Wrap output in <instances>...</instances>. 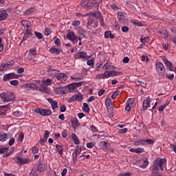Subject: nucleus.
I'll list each match as a JSON object with an SVG mask.
<instances>
[{"label": "nucleus", "mask_w": 176, "mask_h": 176, "mask_svg": "<svg viewBox=\"0 0 176 176\" xmlns=\"http://www.w3.org/2000/svg\"><path fill=\"white\" fill-rule=\"evenodd\" d=\"M100 12H91L89 14L90 17H94V19L96 20V19H98L100 17Z\"/></svg>", "instance_id": "c85d7f7f"}, {"label": "nucleus", "mask_w": 176, "mask_h": 176, "mask_svg": "<svg viewBox=\"0 0 176 176\" xmlns=\"http://www.w3.org/2000/svg\"><path fill=\"white\" fill-rule=\"evenodd\" d=\"M134 102H135V100L134 98H129L126 101V104H128V105H133V104H134Z\"/></svg>", "instance_id": "a18cd8bd"}, {"label": "nucleus", "mask_w": 176, "mask_h": 176, "mask_svg": "<svg viewBox=\"0 0 176 176\" xmlns=\"http://www.w3.org/2000/svg\"><path fill=\"white\" fill-rule=\"evenodd\" d=\"M95 20L96 19H94V17L89 16L88 21H87V28H88V27H90V25H93V24H94V23H96Z\"/></svg>", "instance_id": "a878e982"}, {"label": "nucleus", "mask_w": 176, "mask_h": 176, "mask_svg": "<svg viewBox=\"0 0 176 176\" xmlns=\"http://www.w3.org/2000/svg\"><path fill=\"white\" fill-rule=\"evenodd\" d=\"M54 43L56 45V46H60L61 45V41H60V38L57 37L54 38Z\"/></svg>", "instance_id": "37998d69"}, {"label": "nucleus", "mask_w": 176, "mask_h": 176, "mask_svg": "<svg viewBox=\"0 0 176 176\" xmlns=\"http://www.w3.org/2000/svg\"><path fill=\"white\" fill-rule=\"evenodd\" d=\"M25 34L32 35V33L31 32V27L27 26V28H25Z\"/></svg>", "instance_id": "ea45409f"}, {"label": "nucleus", "mask_w": 176, "mask_h": 176, "mask_svg": "<svg viewBox=\"0 0 176 176\" xmlns=\"http://www.w3.org/2000/svg\"><path fill=\"white\" fill-rule=\"evenodd\" d=\"M92 5L93 7L95 6V8H98L100 6V3L97 1V0H92Z\"/></svg>", "instance_id": "3c124183"}, {"label": "nucleus", "mask_w": 176, "mask_h": 176, "mask_svg": "<svg viewBox=\"0 0 176 176\" xmlns=\"http://www.w3.org/2000/svg\"><path fill=\"white\" fill-rule=\"evenodd\" d=\"M154 162H155V164H157L158 167L160 168V170L161 171H163V170H164V167L163 166V165L167 163V160L166 158H157Z\"/></svg>", "instance_id": "423d86ee"}, {"label": "nucleus", "mask_w": 176, "mask_h": 176, "mask_svg": "<svg viewBox=\"0 0 176 176\" xmlns=\"http://www.w3.org/2000/svg\"><path fill=\"white\" fill-rule=\"evenodd\" d=\"M150 105H151V100H149V98L146 99L143 102V109L144 111H146L148 109V108H149Z\"/></svg>", "instance_id": "aec40b11"}, {"label": "nucleus", "mask_w": 176, "mask_h": 176, "mask_svg": "<svg viewBox=\"0 0 176 176\" xmlns=\"http://www.w3.org/2000/svg\"><path fill=\"white\" fill-rule=\"evenodd\" d=\"M120 94V91H116L113 95L111 96V98L115 100V98H118V96Z\"/></svg>", "instance_id": "79ce46f5"}, {"label": "nucleus", "mask_w": 176, "mask_h": 176, "mask_svg": "<svg viewBox=\"0 0 176 176\" xmlns=\"http://www.w3.org/2000/svg\"><path fill=\"white\" fill-rule=\"evenodd\" d=\"M76 58H86L87 57V54L84 52H78L76 54Z\"/></svg>", "instance_id": "f3484780"}, {"label": "nucleus", "mask_w": 176, "mask_h": 176, "mask_svg": "<svg viewBox=\"0 0 176 176\" xmlns=\"http://www.w3.org/2000/svg\"><path fill=\"white\" fill-rule=\"evenodd\" d=\"M67 89L70 91H74L75 90V89H76V85L75 84H70L67 86Z\"/></svg>", "instance_id": "e433bc0d"}, {"label": "nucleus", "mask_w": 176, "mask_h": 176, "mask_svg": "<svg viewBox=\"0 0 176 176\" xmlns=\"http://www.w3.org/2000/svg\"><path fill=\"white\" fill-rule=\"evenodd\" d=\"M166 78L170 80H173V79H174V74H166Z\"/></svg>", "instance_id": "0e129e2a"}, {"label": "nucleus", "mask_w": 176, "mask_h": 176, "mask_svg": "<svg viewBox=\"0 0 176 176\" xmlns=\"http://www.w3.org/2000/svg\"><path fill=\"white\" fill-rule=\"evenodd\" d=\"M104 38L106 39H108L110 38V39H113L115 38V36L111 32V31H107L104 32Z\"/></svg>", "instance_id": "4be33fe9"}, {"label": "nucleus", "mask_w": 176, "mask_h": 176, "mask_svg": "<svg viewBox=\"0 0 176 176\" xmlns=\"http://www.w3.org/2000/svg\"><path fill=\"white\" fill-rule=\"evenodd\" d=\"M0 98L3 102H10L16 101V95L13 91L3 92L0 94Z\"/></svg>", "instance_id": "f257e3e1"}, {"label": "nucleus", "mask_w": 176, "mask_h": 176, "mask_svg": "<svg viewBox=\"0 0 176 176\" xmlns=\"http://www.w3.org/2000/svg\"><path fill=\"white\" fill-rule=\"evenodd\" d=\"M144 152H145V150L142 148H136V153H144Z\"/></svg>", "instance_id": "bf43d9fd"}, {"label": "nucleus", "mask_w": 176, "mask_h": 176, "mask_svg": "<svg viewBox=\"0 0 176 176\" xmlns=\"http://www.w3.org/2000/svg\"><path fill=\"white\" fill-rule=\"evenodd\" d=\"M55 76L58 80L61 82V83H64L68 79L67 75L64 73H56Z\"/></svg>", "instance_id": "1a4fd4ad"}, {"label": "nucleus", "mask_w": 176, "mask_h": 176, "mask_svg": "<svg viewBox=\"0 0 176 176\" xmlns=\"http://www.w3.org/2000/svg\"><path fill=\"white\" fill-rule=\"evenodd\" d=\"M34 12H35V8H30L26 10V11L25 12V15L31 14V13H34Z\"/></svg>", "instance_id": "f704fd0d"}, {"label": "nucleus", "mask_w": 176, "mask_h": 176, "mask_svg": "<svg viewBox=\"0 0 176 176\" xmlns=\"http://www.w3.org/2000/svg\"><path fill=\"white\" fill-rule=\"evenodd\" d=\"M16 163L19 166H23L24 164H28V163H31V160L30 158H22L20 156H16Z\"/></svg>", "instance_id": "7ed1b4c3"}, {"label": "nucleus", "mask_w": 176, "mask_h": 176, "mask_svg": "<svg viewBox=\"0 0 176 176\" xmlns=\"http://www.w3.org/2000/svg\"><path fill=\"white\" fill-rule=\"evenodd\" d=\"M46 141H47V140L43 138V139H40L39 142L41 145H45V142H46Z\"/></svg>", "instance_id": "69168bd1"}, {"label": "nucleus", "mask_w": 176, "mask_h": 176, "mask_svg": "<svg viewBox=\"0 0 176 176\" xmlns=\"http://www.w3.org/2000/svg\"><path fill=\"white\" fill-rule=\"evenodd\" d=\"M134 145H135V146H138V145H145V140H138L134 142Z\"/></svg>", "instance_id": "2f4dec72"}, {"label": "nucleus", "mask_w": 176, "mask_h": 176, "mask_svg": "<svg viewBox=\"0 0 176 176\" xmlns=\"http://www.w3.org/2000/svg\"><path fill=\"white\" fill-rule=\"evenodd\" d=\"M73 129H76V127H78L79 126V121H78V119H74L73 122V125H72Z\"/></svg>", "instance_id": "4c0bfd02"}, {"label": "nucleus", "mask_w": 176, "mask_h": 176, "mask_svg": "<svg viewBox=\"0 0 176 176\" xmlns=\"http://www.w3.org/2000/svg\"><path fill=\"white\" fill-rule=\"evenodd\" d=\"M40 90H41V91H43V93H45V94H50V89H49V87H43Z\"/></svg>", "instance_id": "c9c22d12"}, {"label": "nucleus", "mask_w": 176, "mask_h": 176, "mask_svg": "<svg viewBox=\"0 0 176 176\" xmlns=\"http://www.w3.org/2000/svg\"><path fill=\"white\" fill-rule=\"evenodd\" d=\"M56 151L58 152L59 155H63V147L61 146L56 144Z\"/></svg>", "instance_id": "58836bf2"}, {"label": "nucleus", "mask_w": 176, "mask_h": 176, "mask_svg": "<svg viewBox=\"0 0 176 176\" xmlns=\"http://www.w3.org/2000/svg\"><path fill=\"white\" fill-rule=\"evenodd\" d=\"M74 98L76 101H81V100H83V95L80 93L74 95Z\"/></svg>", "instance_id": "7c9ffc66"}, {"label": "nucleus", "mask_w": 176, "mask_h": 176, "mask_svg": "<svg viewBox=\"0 0 176 176\" xmlns=\"http://www.w3.org/2000/svg\"><path fill=\"white\" fill-rule=\"evenodd\" d=\"M21 23L25 28H27V27H30V25H28V21L27 20L21 21Z\"/></svg>", "instance_id": "c03bdc74"}, {"label": "nucleus", "mask_w": 176, "mask_h": 176, "mask_svg": "<svg viewBox=\"0 0 176 176\" xmlns=\"http://www.w3.org/2000/svg\"><path fill=\"white\" fill-rule=\"evenodd\" d=\"M56 94H65V88L63 87H56L54 89Z\"/></svg>", "instance_id": "dca6fc26"}, {"label": "nucleus", "mask_w": 176, "mask_h": 176, "mask_svg": "<svg viewBox=\"0 0 176 176\" xmlns=\"http://www.w3.org/2000/svg\"><path fill=\"white\" fill-rule=\"evenodd\" d=\"M103 76H104V79H108V78H110V76H109V71H106L103 74Z\"/></svg>", "instance_id": "052dcab7"}, {"label": "nucleus", "mask_w": 176, "mask_h": 176, "mask_svg": "<svg viewBox=\"0 0 176 176\" xmlns=\"http://www.w3.org/2000/svg\"><path fill=\"white\" fill-rule=\"evenodd\" d=\"M118 176H131V173H121Z\"/></svg>", "instance_id": "774afa93"}, {"label": "nucleus", "mask_w": 176, "mask_h": 176, "mask_svg": "<svg viewBox=\"0 0 176 176\" xmlns=\"http://www.w3.org/2000/svg\"><path fill=\"white\" fill-rule=\"evenodd\" d=\"M72 25H74V27H78V25H80V21H74L72 23Z\"/></svg>", "instance_id": "6e6d98bb"}, {"label": "nucleus", "mask_w": 176, "mask_h": 176, "mask_svg": "<svg viewBox=\"0 0 176 176\" xmlns=\"http://www.w3.org/2000/svg\"><path fill=\"white\" fill-rule=\"evenodd\" d=\"M166 67L168 68L172 72H175L176 68L173 65V63L169 61L167 58H162Z\"/></svg>", "instance_id": "6e6552de"}, {"label": "nucleus", "mask_w": 176, "mask_h": 176, "mask_svg": "<svg viewBox=\"0 0 176 176\" xmlns=\"http://www.w3.org/2000/svg\"><path fill=\"white\" fill-rule=\"evenodd\" d=\"M127 131V128H124L122 129H119L118 134H124Z\"/></svg>", "instance_id": "4d7b16f0"}, {"label": "nucleus", "mask_w": 176, "mask_h": 176, "mask_svg": "<svg viewBox=\"0 0 176 176\" xmlns=\"http://www.w3.org/2000/svg\"><path fill=\"white\" fill-rule=\"evenodd\" d=\"M6 152H9V148L0 146L1 155H3V153H6Z\"/></svg>", "instance_id": "473e14b6"}, {"label": "nucleus", "mask_w": 176, "mask_h": 176, "mask_svg": "<svg viewBox=\"0 0 176 176\" xmlns=\"http://www.w3.org/2000/svg\"><path fill=\"white\" fill-rule=\"evenodd\" d=\"M72 138L73 140H74V144L76 145H79L80 144V142L79 141V139H78V136L75 133L72 134Z\"/></svg>", "instance_id": "bb28decb"}, {"label": "nucleus", "mask_w": 176, "mask_h": 176, "mask_svg": "<svg viewBox=\"0 0 176 176\" xmlns=\"http://www.w3.org/2000/svg\"><path fill=\"white\" fill-rule=\"evenodd\" d=\"M151 174H156L159 171H160V168H159L157 164H155V162H153V166L151 167Z\"/></svg>", "instance_id": "4468645a"}, {"label": "nucleus", "mask_w": 176, "mask_h": 176, "mask_svg": "<svg viewBox=\"0 0 176 176\" xmlns=\"http://www.w3.org/2000/svg\"><path fill=\"white\" fill-rule=\"evenodd\" d=\"M155 67H156V71L158 72L159 75L161 76V78H163V76H164V74H163V72H164V71H166L164 65H163V63H162L160 62H157L155 64Z\"/></svg>", "instance_id": "f03ea898"}, {"label": "nucleus", "mask_w": 176, "mask_h": 176, "mask_svg": "<svg viewBox=\"0 0 176 176\" xmlns=\"http://www.w3.org/2000/svg\"><path fill=\"white\" fill-rule=\"evenodd\" d=\"M45 85H47L48 86H50L52 85V79L50 78H47L46 80L43 81Z\"/></svg>", "instance_id": "09e8293b"}, {"label": "nucleus", "mask_w": 176, "mask_h": 176, "mask_svg": "<svg viewBox=\"0 0 176 176\" xmlns=\"http://www.w3.org/2000/svg\"><path fill=\"white\" fill-rule=\"evenodd\" d=\"M100 145L105 146V148H109V146H111V144L105 141L101 142Z\"/></svg>", "instance_id": "de8ad7c7"}, {"label": "nucleus", "mask_w": 176, "mask_h": 176, "mask_svg": "<svg viewBox=\"0 0 176 176\" xmlns=\"http://www.w3.org/2000/svg\"><path fill=\"white\" fill-rule=\"evenodd\" d=\"M110 6L113 10H119V7L116 3H113Z\"/></svg>", "instance_id": "603ef678"}, {"label": "nucleus", "mask_w": 176, "mask_h": 176, "mask_svg": "<svg viewBox=\"0 0 176 176\" xmlns=\"http://www.w3.org/2000/svg\"><path fill=\"white\" fill-rule=\"evenodd\" d=\"M82 110L87 113H89V112H90V107H89V104L87 103H83Z\"/></svg>", "instance_id": "cd10ccee"}, {"label": "nucleus", "mask_w": 176, "mask_h": 176, "mask_svg": "<svg viewBox=\"0 0 176 176\" xmlns=\"http://www.w3.org/2000/svg\"><path fill=\"white\" fill-rule=\"evenodd\" d=\"M159 36L162 39H166L168 38V31L166 28H163L158 31Z\"/></svg>", "instance_id": "9d476101"}, {"label": "nucleus", "mask_w": 176, "mask_h": 176, "mask_svg": "<svg viewBox=\"0 0 176 176\" xmlns=\"http://www.w3.org/2000/svg\"><path fill=\"white\" fill-rule=\"evenodd\" d=\"M13 115L16 116V118H20V116H21V112L16 110V111L13 112Z\"/></svg>", "instance_id": "5fc2aeb1"}, {"label": "nucleus", "mask_w": 176, "mask_h": 176, "mask_svg": "<svg viewBox=\"0 0 176 176\" xmlns=\"http://www.w3.org/2000/svg\"><path fill=\"white\" fill-rule=\"evenodd\" d=\"M87 64L89 67H94V60L91 59V60H87Z\"/></svg>", "instance_id": "8fccbe9b"}, {"label": "nucleus", "mask_w": 176, "mask_h": 176, "mask_svg": "<svg viewBox=\"0 0 176 176\" xmlns=\"http://www.w3.org/2000/svg\"><path fill=\"white\" fill-rule=\"evenodd\" d=\"M74 101H76L74 95L68 99V102L69 104H71V102H74Z\"/></svg>", "instance_id": "338daca9"}, {"label": "nucleus", "mask_w": 176, "mask_h": 176, "mask_svg": "<svg viewBox=\"0 0 176 176\" xmlns=\"http://www.w3.org/2000/svg\"><path fill=\"white\" fill-rule=\"evenodd\" d=\"M47 100L48 102H50V104H51L52 109H57V108H58V106L57 104H58L57 101L53 100V99H52V98H47Z\"/></svg>", "instance_id": "2eb2a0df"}, {"label": "nucleus", "mask_w": 176, "mask_h": 176, "mask_svg": "<svg viewBox=\"0 0 176 176\" xmlns=\"http://www.w3.org/2000/svg\"><path fill=\"white\" fill-rule=\"evenodd\" d=\"M142 164L140 165V168H146L148 165L149 164V162H148V158H144L142 160Z\"/></svg>", "instance_id": "412c9836"}, {"label": "nucleus", "mask_w": 176, "mask_h": 176, "mask_svg": "<svg viewBox=\"0 0 176 176\" xmlns=\"http://www.w3.org/2000/svg\"><path fill=\"white\" fill-rule=\"evenodd\" d=\"M8 140V133L0 134V141L5 142Z\"/></svg>", "instance_id": "c756f323"}, {"label": "nucleus", "mask_w": 176, "mask_h": 176, "mask_svg": "<svg viewBox=\"0 0 176 176\" xmlns=\"http://www.w3.org/2000/svg\"><path fill=\"white\" fill-rule=\"evenodd\" d=\"M60 112H65V111H67V107L65 104H63L60 106Z\"/></svg>", "instance_id": "e2e57ef3"}, {"label": "nucleus", "mask_w": 176, "mask_h": 176, "mask_svg": "<svg viewBox=\"0 0 176 176\" xmlns=\"http://www.w3.org/2000/svg\"><path fill=\"white\" fill-rule=\"evenodd\" d=\"M118 19L122 24H124V23H126V21L124 20V15H123V12H118Z\"/></svg>", "instance_id": "6ab92c4d"}, {"label": "nucleus", "mask_w": 176, "mask_h": 176, "mask_svg": "<svg viewBox=\"0 0 176 176\" xmlns=\"http://www.w3.org/2000/svg\"><path fill=\"white\" fill-rule=\"evenodd\" d=\"M93 0H82L80 3V6L82 8H84V9H91L93 8Z\"/></svg>", "instance_id": "39448f33"}, {"label": "nucleus", "mask_w": 176, "mask_h": 176, "mask_svg": "<svg viewBox=\"0 0 176 176\" xmlns=\"http://www.w3.org/2000/svg\"><path fill=\"white\" fill-rule=\"evenodd\" d=\"M149 41H151L149 36H146L144 38H140V42L142 43H148Z\"/></svg>", "instance_id": "72a5a7b5"}, {"label": "nucleus", "mask_w": 176, "mask_h": 176, "mask_svg": "<svg viewBox=\"0 0 176 176\" xmlns=\"http://www.w3.org/2000/svg\"><path fill=\"white\" fill-rule=\"evenodd\" d=\"M8 16H9V14L6 12V10H3V12L0 11V21L6 20V19H8Z\"/></svg>", "instance_id": "a211bd4d"}, {"label": "nucleus", "mask_w": 176, "mask_h": 176, "mask_svg": "<svg viewBox=\"0 0 176 176\" xmlns=\"http://www.w3.org/2000/svg\"><path fill=\"white\" fill-rule=\"evenodd\" d=\"M38 151L39 149H38V147H36V146L32 148V152L34 153V155L38 153Z\"/></svg>", "instance_id": "680f3d73"}, {"label": "nucleus", "mask_w": 176, "mask_h": 176, "mask_svg": "<svg viewBox=\"0 0 176 176\" xmlns=\"http://www.w3.org/2000/svg\"><path fill=\"white\" fill-rule=\"evenodd\" d=\"M52 113V110L50 109H41L42 116H49Z\"/></svg>", "instance_id": "5701e85b"}, {"label": "nucleus", "mask_w": 176, "mask_h": 176, "mask_svg": "<svg viewBox=\"0 0 176 176\" xmlns=\"http://www.w3.org/2000/svg\"><path fill=\"white\" fill-rule=\"evenodd\" d=\"M34 34L36 35V38H38V39H42V38H43V35H42V33L39 32H34Z\"/></svg>", "instance_id": "49530a36"}, {"label": "nucleus", "mask_w": 176, "mask_h": 176, "mask_svg": "<svg viewBox=\"0 0 176 176\" xmlns=\"http://www.w3.org/2000/svg\"><path fill=\"white\" fill-rule=\"evenodd\" d=\"M10 85H12V86H17V85H19V80H13L10 81Z\"/></svg>", "instance_id": "864d4df0"}, {"label": "nucleus", "mask_w": 176, "mask_h": 176, "mask_svg": "<svg viewBox=\"0 0 176 176\" xmlns=\"http://www.w3.org/2000/svg\"><path fill=\"white\" fill-rule=\"evenodd\" d=\"M67 38L71 41L72 42H75V41L78 39V37L76 36V35H75V32H69L67 34Z\"/></svg>", "instance_id": "ddd939ff"}, {"label": "nucleus", "mask_w": 176, "mask_h": 176, "mask_svg": "<svg viewBox=\"0 0 176 176\" xmlns=\"http://www.w3.org/2000/svg\"><path fill=\"white\" fill-rule=\"evenodd\" d=\"M144 142H145V145H146V144H148V145H152L155 144V140L152 139L144 140Z\"/></svg>", "instance_id": "a19ab883"}, {"label": "nucleus", "mask_w": 176, "mask_h": 176, "mask_svg": "<svg viewBox=\"0 0 176 176\" xmlns=\"http://www.w3.org/2000/svg\"><path fill=\"white\" fill-rule=\"evenodd\" d=\"M23 89H30L31 90H38V85L35 83H26L22 86Z\"/></svg>", "instance_id": "9b49d317"}, {"label": "nucleus", "mask_w": 176, "mask_h": 176, "mask_svg": "<svg viewBox=\"0 0 176 176\" xmlns=\"http://www.w3.org/2000/svg\"><path fill=\"white\" fill-rule=\"evenodd\" d=\"M17 78V75L14 74V73H9L3 76V80L4 82H8V80H10V79H16Z\"/></svg>", "instance_id": "f8f14e48"}, {"label": "nucleus", "mask_w": 176, "mask_h": 176, "mask_svg": "<svg viewBox=\"0 0 176 176\" xmlns=\"http://www.w3.org/2000/svg\"><path fill=\"white\" fill-rule=\"evenodd\" d=\"M50 53H52V54H56V56L60 54V50H58V48H56L54 47H52L50 50Z\"/></svg>", "instance_id": "393cba45"}, {"label": "nucleus", "mask_w": 176, "mask_h": 176, "mask_svg": "<svg viewBox=\"0 0 176 176\" xmlns=\"http://www.w3.org/2000/svg\"><path fill=\"white\" fill-rule=\"evenodd\" d=\"M14 65V60L8 61L6 63H3L0 65V71L2 72L3 71H6L8 68H10V67H13Z\"/></svg>", "instance_id": "0eeeda50"}, {"label": "nucleus", "mask_w": 176, "mask_h": 176, "mask_svg": "<svg viewBox=\"0 0 176 176\" xmlns=\"http://www.w3.org/2000/svg\"><path fill=\"white\" fill-rule=\"evenodd\" d=\"M37 171L39 173H43V171H46V166L43 164H40L37 167Z\"/></svg>", "instance_id": "b1692460"}, {"label": "nucleus", "mask_w": 176, "mask_h": 176, "mask_svg": "<svg viewBox=\"0 0 176 176\" xmlns=\"http://www.w3.org/2000/svg\"><path fill=\"white\" fill-rule=\"evenodd\" d=\"M23 140H24V133H21L19 136V141H20V142H23Z\"/></svg>", "instance_id": "13d9d810"}, {"label": "nucleus", "mask_w": 176, "mask_h": 176, "mask_svg": "<svg viewBox=\"0 0 176 176\" xmlns=\"http://www.w3.org/2000/svg\"><path fill=\"white\" fill-rule=\"evenodd\" d=\"M105 105L109 115L113 116V107H111V105H112V100H111V98H107L105 100Z\"/></svg>", "instance_id": "20e7f679"}]
</instances>
